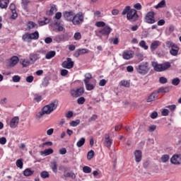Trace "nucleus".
<instances>
[{"mask_svg": "<svg viewBox=\"0 0 181 181\" xmlns=\"http://www.w3.org/2000/svg\"><path fill=\"white\" fill-rule=\"evenodd\" d=\"M57 105H59V100H52L49 105H47L44 106L42 108L41 112H38L36 115V119H40V118L43 117V115L46 114L47 115H49V114H52L56 108H57Z\"/></svg>", "mask_w": 181, "mask_h": 181, "instance_id": "obj_1", "label": "nucleus"}, {"mask_svg": "<svg viewBox=\"0 0 181 181\" xmlns=\"http://www.w3.org/2000/svg\"><path fill=\"white\" fill-rule=\"evenodd\" d=\"M136 72L141 76H146L151 70V66H149V62H143L140 63L136 68Z\"/></svg>", "mask_w": 181, "mask_h": 181, "instance_id": "obj_2", "label": "nucleus"}, {"mask_svg": "<svg viewBox=\"0 0 181 181\" xmlns=\"http://www.w3.org/2000/svg\"><path fill=\"white\" fill-rule=\"evenodd\" d=\"M152 66L154 69L155 71L160 72V71H165V70H168L170 67V62H166L163 64H158V62H153Z\"/></svg>", "mask_w": 181, "mask_h": 181, "instance_id": "obj_3", "label": "nucleus"}, {"mask_svg": "<svg viewBox=\"0 0 181 181\" xmlns=\"http://www.w3.org/2000/svg\"><path fill=\"white\" fill-rule=\"evenodd\" d=\"M84 22V13L78 12L76 14H74L72 19V23L75 25H81Z\"/></svg>", "mask_w": 181, "mask_h": 181, "instance_id": "obj_4", "label": "nucleus"}, {"mask_svg": "<svg viewBox=\"0 0 181 181\" xmlns=\"http://www.w3.org/2000/svg\"><path fill=\"white\" fill-rule=\"evenodd\" d=\"M145 23H148L150 25H153L156 23V19H155V12L148 11L144 16Z\"/></svg>", "mask_w": 181, "mask_h": 181, "instance_id": "obj_5", "label": "nucleus"}, {"mask_svg": "<svg viewBox=\"0 0 181 181\" xmlns=\"http://www.w3.org/2000/svg\"><path fill=\"white\" fill-rule=\"evenodd\" d=\"M127 19L130 22H136V21L139 19V15H138V13L135 8H132L129 13H128Z\"/></svg>", "mask_w": 181, "mask_h": 181, "instance_id": "obj_6", "label": "nucleus"}, {"mask_svg": "<svg viewBox=\"0 0 181 181\" xmlns=\"http://www.w3.org/2000/svg\"><path fill=\"white\" fill-rule=\"evenodd\" d=\"M71 95L75 98H78V97H81L83 94H84V88L81 87L76 89L71 90Z\"/></svg>", "mask_w": 181, "mask_h": 181, "instance_id": "obj_7", "label": "nucleus"}, {"mask_svg": "<svg viewBox=\"0 0 181 181\" xmlns=\"http://www.w3.org/2000/svg\"><path fill=\"white\" fill-rule=\"evenodd\" d=\"M112 30V29H111V27L106 25L102 30H100L98 31V33L96 34V36L101 37V35H100V34L103 35V36H109Z\"/></svg>", "mask_w": 181, "mask_h": 181, "instance_id": "obj_8", "label": "nucleus"}, {"mask_svg": "<svg viewBox=\"0 0 181 181\" xmlns=\"http://www.w3.org/2000/svg\"><path fill=\"white\" fill-rule=\"evenodd\" d=\"M62 66L64 69H73L74 67V62L71 60V58H67L66 61L62 62Z\"/></svg>", "mask_w": 181, "mask_h": 181, "instance_id": "obj_9", "label": "nucleus"}, {"mask_svg": "<svg viewBox=\"0 0 181 181\" xmlns=\"http://www.w3.org/2000/svg\"><path fill=\"white\" fill-rule=\"evenodd\" d=\"M74 12L73 11H65L63 14L64 18L67 22H73V18H74Z\"/></svg>", "mask_w": 181, "mask_h": 181, "instance_id": "obj_10", "label": "nucleus"}, {"mask_svg": "<svg viewBox=\"0 0 181 181\" xmlns=\"http://www.w3.org/2000/svg\"><path fill=\"white\" fill-rule=\"evenodd\" d=\"M170 162L173 165H180L181 163V154H175L170 158Z\"/></svg>", "mask_w": 181, "mask_h": 181, "instance_id": "obj_11", "label": "nucleus"}, {"mask_svg": "<svg viewBox=\"0 0 181 181\" xmlns=\"http://www.w3.org/2000/svg\"><path fill=\"white\" fill-rule=\"evenodd\" d=\"M104 145L109 149L111 148V145H112V139H110V135L107 134H105Z\"/></svg>", "mask_w": 181, "mask_h": 181, "instance_id": "obj_12", "label": "nucleus"}, {"mask_svg": "<svg viewBox=\"0 0 181 181\" xmlns=\"http://www.w3.org/2000/svg\"><path fill=\"white\" fill-rule=\"evenodd\" d=\"M18 63H19V57L17 56H13L10 59L9 67H15Z\"/></svg>", "mask_w": 181, "mask_h": 181, "instance_id": "obj_13", "label": "nucleus"}, {"mask_svg": "<svg viewBox=\"0 0 181 181\" xmlns=\"http://www.w3.org/2000/svg\"><path fill=\"white\" fill-rule=\"evenodd\" d=\"M123 59L124 60H129L134 57V52L132 51H124L122 54Z\"/></svg>", "mask_w": 181, "mask_h": 181, "instance_id": "obj_14", "label": "nucleus"}, {"mask_svg": "<svg viewBox=\"0 0 181 181\" xmlns=\"http://www.w3.org/2000/svg\"><path fill=\"white\" fill-rule=\"evenodd\" d=\"M135 160L139 163L142 160V151L141 150H136L134 151Z\"/></svg>", "mask_w": 181, "mask_h": 181, "instance_id": "obj_15", "label": "nucleus"}, {"mask_svg": "<svg viewBox=\"0 0 181 181\" xmlns=\"http://www.w3.org/2000/svg\"><path fill=\"white\" fill-rule=\"evenodd\" d=\"M19 124V117H14L10 122L11 128H16Z\"/></svg>", "mask_w": 181, "mask_h": 181, "instance_id": "obj_16", "label": "nucleus"}, {"mask_svg": "<svg viewBox=\"0 0 181 181\" xmlns=\"http://www.w3.org/2000/svg\"><path fill=\"white\" fill-rule=\"evenodd\" d=\"M62 179L66 180V177H71V179H76V174L73 172L67 173L66 170L64 171V175L61 177Z\"/></svg>", "mask_w": 181, "mask_h": 181, "instance_id": "obj_17", "label": "nucleus"}, {"mask_svg": "<svg viewBox=\"0 0 181 181\" xmlns=\"http://www.w3.org/2000/svg\"><path fill=\"white\" fill-rule=\"evenodd\" d=\"M158 92H153L150 95L146 98L147 103H152V101H155L156 98H158Z\"/></svg>", "mask_w": 181, "mask_h": 181, "instance_id": "obj_18", "label": "nucleus"}, {"mask_svg": "<svg viewBox=\"0 0 181 181\" xmlns=\"http://www.w3.org/2000/svg\"><path fill=\"white\" fill-rule=\"evenodd\" d=\"M178 53L179 47L177 46V45H174L170 50V54H171V56H177Z\"/></svg>", "mask_w": 181, "mask_h": 181, "instance_id": "obj_19", "label": "nucleus"}, {"mask_svg": "<svg viewBox=\"0 0 181 181\" xmlns=\"http://www.w3.org/2000/svg\"><path fill=\"white\" fill-rule=\"evenodd\" d=\"M26 25V30H32V29H35V28H37V24L33 21H28Z\"/></svg>", "mask_w": 181, "mask_h": 181, "instance_id": "obj_20", "label": "nucleus"}, {"mask_svg": "<svg viewBox=\"0 0 181 181\" xmlns=\"http://www.w3.org/2000/svg\"><path fill=\"white\" fill-rule=\"evenodd\" d=\"M22 39L23 42H26L27 43H30L32 42V40L30 38V35L29 33H26L22 36Z\"/></svg>", "mask_w": 181, "mask_h": 181, "instance_id": "obj_21", "label": "nucleus"}, {"mask_svg": "<svg viewBox=\"0 0 181 181\" xmlns=\"http://www.w3.org/2000/svg\"><path fill=\"white\" fill-rule=\"evenodd\" d=\"M169 91H170V87L167 86V87H161V88H158V90L156 93L159 95V94H160V93H169Z\"/></svg>", "mask_w": 181, "mask_h": 181, "instance_id": "obj_22", "label": "nucleus"}, {"mask_svg": "<svg viewBox=\"0 0 181 181\" xmlns=\"http://www.w3.org/2000/svg\"><path fill=\"white\" fill-rule=\"evenodd\" d=\"M159 46H160V42L156 40L151 43L150 47H151V50L153 51V50H156V49H158V47H159Z\"/></svg>", "mask_w": 181, "mask_h": 181, "instance_id": "obj_23", "label": "nucleus"}, {"mask_svg": "<svg viewBox=\"0 0 181 181\" xmlns=\"http://www.w3.org/2000/svg\"><path fill=\"white\" fill-rule=\"evenodd\" d=\"M29 57L31 63L34 64L36 62V60L39 59V55H37V54L31 53L30 54Z\"/></svg>", "mask_w": 181, "mask_h": 181, "instance_id": "obj_24", "label": "nucleus"}, {"mask_svg": "<svg viewBox=\"0 0 181 181\" xmlns=\"http://www.w3.org/2000/svg\"><path fill=\"white\" fill-rule=\"evenodd\" d=\"M31 40H37L39 39V31L36 30L34 33H30Z\"/></svg>", "mask_w": 181, "mask_h": 181, "instance_id": "obj_25", "label": "nucleus"}, {"mask_svg": "<svg viewBox=\"0 0 181 181\" xmlns=\"http://www.w3.org/2000/svg\"><path fill=\"white\" fill-rule=\"evenodd\" d=\"M54 12H57V8H56V5H52L51 6L50 10L47 11L46 13L48 15V16H52Z\"/></svg>", "mask_w": 181, "mask_h": 181, "instance_id": "obj_26", "label": "nucleus"}, {"mask_svg": "<svg viewBox=\"0 0 181 181\" xmlns=\"http://www.w3.org/2000/svg\"><path fill=\"white\" fill-rule=\"evenodd\" d=\"M50 168L54 173H57V162L52 161L50 163Z\"/></svg>", "mask_w": 181, "mask_h": 181, "instance_id": "obj_27", "label": "nucleus"}, {"mask_svg": "<svg viewBox=\"0 0 181 181\" xmlns=\"http://www.w3.org/2000/svg\"><path fill=\"white\" fill-rule=\"evenodd\" d=\"M8 4H9V0H0V8L1 9L8 8Z\"/></svg>", "mask_w": 181, "mask_h": 181, "instance_id": "obj_28", "label": "nucleus"}, {"mask_svg": "<svg viewBox=\"0 0 181 181\" xmlns=\"http://www.w3.org/2000/svg\"><path fill=\"white\" fill-rule=\"evenodd\" d=\"M8 4H9V0H0V8L1 9L8 8Z\"/></svg>", "mask_w": 181, "mask_h": 181, "instance_id": "obj_29", "label": "nucleus"}, {"mask_svg": "<svg viewBox=\"0 0 181 181\" xmlns=\"http://www.w3.org/2000/svg\"><path fill=\"white\" fill-rule=\"evenodd\" d=\"M20 63L21 65H23V67H28V66L30 64V61L26 59H21Z\"/></svg>", "mask_w": 181, "mask_h": 181, "instance_id": "obj_30", "label": "nucleus"}, {"mask_svg": "<svg viewBox=\"0 0 181 181\" xmlns=\"http://www.w3.org/2000/svg\"><path fill=\"white\" fill-rule=\"evenodd\" d=\"M56 56V51H49L45 55V59H53Z\"/></svg>", "mask_w": 181, "mask_h": 181, "instance_id": "obj_31", "label": "nucleus"}, {"mask_svg": "<svg viewBox=\"0 0 181 181\" xmlns=\"http://www.w3.org/2000/svg\"><path fill=\"white\" fill-rule=\"evenodd\" d=\"M35 173L34 170H30V168H27L23 171L24 176L29 177L32 176Z\"/></svg>", "mask_w": 181, "mask_h": 181, "instance_id": "obj_32", "label": "nucleus"}, {"mask_svg": "<svg viewBox=\"0 0 181 181\" xmlns=\"http://www.w3.org/2000/svg\"><path fill=\"white\" fill-rule=\"evenodd\" d=\"M53 153V148H47L43 151H41V155H45V156H49Z\"/></svg>", "mask_w": 181, "mask_h": 181, "instance_id": "obj_33", "label": "nucleus"}, {"mask_svg": "<svg viewBox=\"0 0 181 181\" xmlns=\"http://www.w3.org/2000/svg\"><path fill=\"white\" fill-rule=\"evenodd\" d=\"M84 83L86 90H88V91H91V90H94V85L90 83V82H88L87 81H86V82Z\"/></svg>", "mask_w": 181, "mask_h": 181, "instance_id": "obj_34", "label": "nucleus"}, {"mask_svg": "<svg viewBox=\"0 0 181 181\" xmlns=\"http://www.w3.org/2000/svg\"><path fill=\"white\" fill-rule=\"evenodd\" d=\"M84 144H86V139H84V137H82L80 139V140L76 143V146L78 148H81V146H83V145H84Z\"/></svg>", "mask_w": 181, "mask_h": 181, "instance_id": "obj_35", "label": "nucleus"}, {"mask_svg": "<svg viewBox=\"0 0 181 181\" xmlns=\"http://www.w3.org/2000/svg\"><path fill=\"white\" fill-rule=\"evenodd\" d=\"M64 39V35H57L54 37V40L57 42V43H60V42L63 41Z\"/></svg>", "mask_w": 181, "mask_h": 181, "instance_id": "obj_36", "label": "nucleus"}, {"mask_svg": "<svg viewBox=\"0 0 181 181\" xmlns=\"http://www.w3.org/2000/svg\"><path fill=\"white\" fill-rule=\"evenodd\" d=\"M174 31H175V25H170L168 28V30H165V33L166 35H170L173 33Z\"/></svg>", "mask_w": 181, "mask_h": 181, "instance_id": "obj_37", "label": "nucleus"}, {"mask_svg": "<svg viewBox=\"0 0 181 181\" xmlns=\"http://www.w3.org/2000/svg\"><path fill=\"white\" fill-rule=\"evenodd\" d=\"M119 84H120V86H122L123 87H127V88H129L131 86V83H129V81H125V80L120 81Z\"/></svg>", "mask_w": 181, "mask_h": 181, "instance_id": "obj_38", "label": "nucleus"}, {"mask_svg": "<svg viewBox=\"0 0 181 181\" xmlns=\"http://www.w3.org/2000/svg\"><path fill=\"white\" fill-rule=\"evenodd\" d=\"M42 95H40L37 93H35L34 95V101H35V103H40V101H42Z\"/></svg>", "mask_w": 181, "mask_h": 181, "instance_id": "obj_39", "label": "nucleus"}, {"mask_svg": "<svg viewBox=\"0 0 181 181\" xmlns=\"http://www.w3.org/2000/svg\"><path fill=\"white\" fill-rule=\"evenodd\" d=\"M169 155L168 154H165L163 155L160 158V160L161 162H163V163H166V162H168V160H169Z\"/></svg>", "mask_w": 181, "mask_h": 181, "instance_id": "obj_40", "label": "nucleus"}, {"mask_svg": "<svg viewBox=\"0 0 181 181\" xmlns=\"http://www.w3.org/2000/svg\"><path fill=\"white\" fill-rule=\"evenodd\" d=\"M40 176L42 179H47V177H49L50 175L47 171H42L40 173Z\"/></svg>", "mask_w": 181, "mask_h": 181, "instance_id": "obj_41", "label": "nucleus"}, {"mask_svg": "<svg viewBox=\"0 0 181 181\" xmlns=\"http://www.w3.org/2000/svg\"><path fill=\"white\" fill-rule=\"evenodd\" d=\"M166 5V1L165 0H162L160 1L156 6V9H158V8H163Z\"/></svg>", "mask_w": 181, "mask_h": 181, "instance_id": "obj_42", "label": "nucleus"}, {"mask_svg": "<svg viewBox=\"0 0 181 181\" xmlns=\"http://www.w3.org/2000/svg\"><path fill=\"white\" fill-rule=\"evenodd\" d=\"M16 165L17 168L22 169L23 168V161L22 160V159H18L16 160Z\"/></svg>", "mask_w": 181, "mask_h": 181, "instance_id": "obj_43", "label": "nucleus"}, {"mask_svg": "<svg viewBox=\"0 0 181 181\" xmlns=\"http://www.w3.org/2000/svg\"><path fill=\"white\" fill-rule=\"evenodd\" d=\"M131 6H126L124 9L122 13V15H128V13H129V11H131Z\"/></svg>", "mask_w": 181, "mask_h": 181, "instance_id": "obj_44", "label": "nucleus"}, {"mask_svg": "<svg viewBox=\"0 0 181 181\" xmlns=\"http://www.w3.org/2000/svg\"><path fill=\"white\" fill-rule=\"evenodd\" d=\"M91 78H93V76H91V74L88 73L85 74V79L83 80L84 83H86V81L90 82V80H91Z\"/></svg>", "mask_w": 181, "mask_h": 181, "instance_id": "obj_45", "label": "nucleus"}, {"mask_svg": "<svg viewBox=\"0 0 181 181\" xmlns=\"http://www.w3.org/2000/svg\"><path fill=\"white\" fill-rule=\"evenodd\" d=\"M139 46L142 47L144 50H148V45H146V42L144 40H141L139 42Z\"/></svg>", "mask_w": 181, "mask_h": 181, "instance_id": "obj_46", "label": "nucleus"}, {"mask_svg": "<svg viewBox=\"0 0 181 181\" xmlns=\"http://www.w3.org/2000/svg\"><path fill=\"white\" fill-rule=\"evenodd\" d=\"M92 158H94V151L90 150L89 152H88L87 159L88 160H91Z\"/></svg>", "mask_w": 181, "mask_h": 181, "instance_id": "obj_47", "label": "nucleus"}, {"mask_svg": "<svg viewBox=\"0 0 181 181\" xmlns=\"http://www.w3.org/2000/svg\"><path fill=\"white\" fill-rule=\"evenodd\" d=\"M97 28H105V23L104 21H98L95 23Z\"/></svg>", "mask_w": 181, "mask_h": 181, "instance_id": "obj_48", "label": "nucleus"}, {"mask_svg": "<svg viewBox=\"0 0 181 181\" xmlns=\"http://www.w3.org/2000/svg\"><path fill=\"white\" fill-rule=\"evenodd\" d=\"M180 83V79L179 78H175L172 80L173 86H179Z\"/></svg>", "mask_w": 181, "mask_h": 181, "instance_id": "obj_49", "label": "nucleus"}, {"mask_svg": "<svg viewBox=\"0 0 181 181\" xmlns=\"http://www.w3.org/2000/svg\"><path fill=\"white\" fill-rule=\"evenodd\" d=\"M86 103V98L84 97H80L77 99V103L79 104V105H83Z\"/></svg>", "mask_w": 181, "mask_h": 181, "instance_id": "obj_50", "label": "nucleus"}, {"mask_svg": "<svg viewBox=\"0 0 181 181\" xmlns=\"http://www.w3.org/2000/svg\"><path fill=\"white\" fill-rule=\"evenodd\" d=\"M79 124H80V119H76V120L71 122L70 126L71 127H77V125H79Z\"/></svg>", "mask_w": 181, "mask_h": 181, "instance_id": "obj_51", "label": "nucleus"}, {"mask_svg": "<svg viewBox=\"0 0 181 181\" xmlns=\"http://www.w3.org/2000/svg\"><path fill=\"white\" fill-rule=\"evenodd\" d=\"M49 86V78H45L42 83V87H47Z\"/></svg>", "mask_w": 181, "mask_h": 181, "instance_id": "obj_52", "label": "nucleus"}, {"mask_svg": "<svg viewBox=\"0 0 181 181\" xmlns=\"http://www.w3.org/2000/svg\"><path fill=\"white\" fill-rule=\"evenodd\" d=\"M12 81H13V83H19V81H21V76L15 75L12 77Z\"/></svg>", "mask_w": 181, "mask_h": 181, "instance_id": "obj_53", "label": "nucleus"}, {"mask_svg": "<svg viewBox=\"0 0 181 181\" xmlns=\"http://www.w3.org/2000/svg\"><path fill=\"white\" fill-rule=\"evenodd\" d=\"M83 172L84 173H91V168H90L88 166H84L83 168Z\"/></svg>", "mask_w": 181, "mask_h": 181, "instance_id": "obj_54", "label": "nucleus"}, {"mask_svg": "<svg viewBox=\"0 0 181 181\" xmlns=\"http://www.w3.org/2000/svg\"><path fill=\"white\" fill-rule=\"evenodd\" d=\"M78 50H79V53H80L81 55V54H86L90 52V50H88V49H84V48H83V49H78Z\"/></svg>", "mask_w": 181, "mask_h": 181, "instance_id": "obj_55", "label": "nucleus"}, {"mask_svg": "<svg viewBox=\"0 0 181 181\" xmlns=\"http://www.w3.org/2000/svg\"><path fill=\"white\" fill-rule=\"evenodd\" d=\"M159 81L160 84H166V83H168V78H166L165 77L161 76L159 78Z\"/></svg>", "mask_w": 181, "mask_h": 181, "instance_id": "obj_56", "label": "nucleus"}, {"mask_svg": "<svg viewBox=\"0 0 181 181\" xmlns=\"http://www.w3.org/2000/svg\"><path fill=\"white\" fill-rule=\"evenodd\" d=\"M134 8L136 11H141L142 9V5L140 3H137L134 5Z\"/></svg>", "mask_w": 181, "mask_h": 181, "instance_id": "obj_57", "label": "nucleus"}, {"mask_svg": "<svg viewBox=\"0 0 181 181\" xmlns=\"http://www.w3.org/2000/svg\"><path fill=\"white\" fill-rule=\"evenodd\" d=\"M74 39L75 40H80V39H81V33H76L74 35Z\"/></svg>", "mask_w": 181, "mask_h": 181, "instance_id": "obj_58", "label": "nucleus"}, {"mask_svg": "<svg viewBox=\"0 0 181 181\" xmlns=\"http://www.w3.org/2000/svg\"><path fill=\"white\" fill-rule=\"evenodd\" d=\"M165 45L166 47H171V49L173 47V46H176V44H174L172 41H167Z\"/></svg>", "mask_w": 181, "mask_h": 181, "instance_id": "obj_59", "label": "nucleus"}, {"mask_svg": "<svg viewBox=\"0 0 181 181\" xmlns=\"http://www.w3.org/2000/svg\"><path fill=\"white\" fill-rule=\"evenodd\" d=\"M53 145V142L52 141H47L43 143L40 146L42 148L45 147V146H52Z\"/></svg>", "mask_w": 181, "mask_h": 181, "instance_id": "obj_60", "label": "nucleus"}, {"mask_svg": "<svg viewBox=\"0 0 181 181\" xmlns=\"http://www.w3.org/2000/svg\"><path fill=\"white\" fill-rule=\"evenodd\" d=\"M161 114L163 115V117H168V115H169V110L163 109L161 112Z\"/></svg>", "mask_w": 181, "mask_h": 181, "instance_id": "obj_61", "label": "nucleus"}, {"mask_svg": "<svg viewBox=\"0 0 181 181\" xmlns=\"http://www.w3.org/2000/svg\"><path fill=\"white\" fill-rule=\"evenodd\" d=\"M52 42H53V39H52V37H47L45 39V42L47 45H50V43H52Z\"/></svg>", "mask_w": 181, "mask_h": 181, "instance_id": "obj_62", "label": "nucleus"}, {"mask_svg": "<svg viewBox=\"0 0 181 181\" xmlns=\"http://www.w3.org/2000/svg\"><path fill=\"white\" fill-rule=\"evenodd\" d=\"M98 118L97 115H93L91 117L88 119V122H92V121H95Z\"/></svg>", "mask_w": 181, "mask_h": 181, "instance_id": "obj_63", "label": "nucleus"}, {"mask_svg": "<svg viewBox=\"0 0 181 181\" xmlns=\"http://www.w3.org/2000/svg\"><path fill=\"white\" fill-rule=\"evenodd\" d=\"M165 23H166V21L164 19H160L158 21L157 25L158 26H163Z\"/></svg>", "mask_w": 181, "mask_h": 181, "instance_id": "obj_64", "label": "nucleus"}]
</instances>
